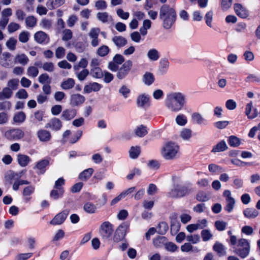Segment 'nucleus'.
Returning <instances> with one entry per match:
<instances>
[{
    "instance_id": "nucleus-64",
    "label": "nucleus",
    "mask_w": 260,
    "mask_h": 260,
    "mask_svg": "<svg viewBox=\"0 0 260 260\" xmlns=\"http://www.w3.org/2000/svg\"><path fill=\"white\" fill-rule=\"evenodd\" d=\"M41 67L44 70L49 72H53L54 70V64L51 62H45Z\"/></svg>"
},
{
    "instance_id": "nucleus-54",
    "label": "nucleus",
    "mask_w": 260,
    "mask_h": 260,
    "mask_svg": "<svg viewBox=\"0 0 260 260\" xmlns=\"http://www.w3.org/2000/svg\"><path fill=\"white\" fill-rule=\"evenodd\" d=\"M213 12L211 11H210L208 12L205 16V20L206 22V24L207 26L210 27V28L212 27V22L213 20Z\"/></svg>"
},
{
    "instance_id": "nucleus-42",
    "label": "nucleus",
    "mask_w": 260,
    "mask_h": 260,
    "mask_svg": "<svg viewBox=\"0 0 260 260\" xmlns=\"http://www.w3.org/2000/svg\"><path fill=\"white\" fill-rule=\"evenodd\" d=\"M252 107L253 106L252 102L248 103L246 106L245 114L250 119H253L256 117L257 115L256 109L254 110V112L253 113L251 114Z\"/></svg>"
},
{
    "instance_id": "nucleus-10",
    "label": "nucleus",
    "mask_w": 260,
    "mask_h": 260,
    "mask_svg": "<svg viewBox=\"0 0 260 260\" xmlns=\"http://www.w3.org/2000/svg\"><path fill=\"white\" fill-rule=\"evenodd\" d=\"M72 133L71 131H65L63 134V141L65 142L69 141L71 143L76 142L82 136L81 131H73Z\"/></svg>"
},
{
    "instance_id": "nucleus-28",
    "label": "nucleus",
    "mask_w": 260,
    "mask_h": 260,
    "mask_svg": "<svg viewBox=\"0 0 260 260\" xmlns=\"http://www.w3.org/2000/svg\"><path fill=\"white\" fill-rule=\"evenodd\" d=\"M147 56L150 61H155L158 60L160 54L157 49L151 48L148 51Z\"/></svg>"
},
{
    "instance_id": "nucleus-17",
    "label": "nucleus",
    "mask_w": 260,
    "mask_h": 260,
    "mask_svg": "<svg viewBox=\"0 0 260 260\" xmlns=\"http://www.w3.org/2000/svg\"><path fill=\"white\" fill-rule=\"evenodd\" d=\"M85 99L84 96L79 94H74L71 96L70 105L73 106H78L85 102Z\"/></svg>"
},
{
    "instance_id": "nucleus-52",
    "label": "nucleus",
    "mask_w": 260,
    "mask_h": 260,
    "mask_svg": "<svg viewBox=\"0 0 260 260\" xmlns=\"http://www.w3.org/2000/svg\"><path fill=\"white\" fill-rule=\"evenodd\" d=\"M84 210L88 213L92 214L95 212L96 208L93 204L88 202L84 205Z\"/></svg>"
},
{
    "instance_id": "nucleus-26",
    "label": "nucleus",
    "mask_w": 260,
    "mask_h": 260,
    "mask_svg": "<svg viewBox=\"0 0 260 260\" xmlns=\"http://www.w3.org/2000/svg\"><path fill=\"white\" fill-rule=\"evenodd\" d=\"M244 216L248 219H253L258 215V212L256 209L252 208H247L243 210Z\"/></svg>"
},
{
    "instance_id": "nucleus-6",
    "label": "nucleus",
    "mask_w": 260,
    "mask_h": 260,
    "mask_svg": "<svg viewBox=\"0 0 260 260\" xmlns=\"http://www.w3.org/2000/svg\"><path fill=\"white\" fill-rule=\"evenodd\" d=\"M136 103L138 108L147 109L151 105V97L147 93L141 92L137 95Z\"/></svg>"
},
{
    "instance_id": "nucleus-49",
    "label": "nucleus",
    "mask_w": 260,
    "mask_h": 260,
    "mask_svg": "<svg viewBox=\"0 0 260 260\" xmlns=\"http://www.w3.org/2000/svg\"><path fill=\"white\" fill-rule=\"evenodd\" d=\"M167 241V238L165 237H158L154 239L153 241L154 245L156 247H160L163 245L165 246V244Z\"/></svg>"
},
{
    "instance_id": "nucleus-12",
    "label": "nucleus",
    "mask_w": 260,
    "mask_h": 260,
    "mask_svg": "<svg viewBox=\"0 0 260 260\" xmlns=\"http://www.w3.org/2000/svg\"><path fill=\"white\" fill-rule=\"evenodd\" d=\"M133 66V62L131 60L126 61L119 69L117 77L119 79L125 78L129 73Z\"/></svg>"
},
{
    "instance_id": "nucleus-63",
    "label": "nucleus",
    "mask_w": 260,
    "mask_h": 260,
    "mask_svg": "<svg viewBox=\"0 0 260 260\" xmlns=\"http://www.w3.org/2000/svg\"><path fill=\"white\" fill-rule=\"evenodd\" d=\"M244 60L247 62H251L254 59L253 53L250 51L246 50L243 53Z\"/></svg>"
},
{
    "instance_id": "nucleus-16",
    "label": "nucleus",
    "mask_w": 260,
    "mask_h": 260,
    "mask_svg": "<svg viewBox=\"0 0 260 260\" xmlns=\"http://www.w3.org/2000/svg\"><path fill=\"white\" fill-rule=\"evenodd\" d=\"M100 32V29L99 28H92L90 29L89 36L91 39V44L93 47L97 46L99 44L98 36Z\"/></svg>"
},
{
    "instance_id": "nucleus-44",
    "label": "nucleus",
    "mask_w": 260,
    "mask_h": 260,
    "mask_svg": "<svg viewBox=\"0 0 260 260\" xmlns=\"http://www.w3.org/2000/svg\"><path fill=\"white\" fill-rule=\"evenodd\" d=\"M228 143L230 146L237 147L241 144V140L235 136L229 137Z\"/></svg>"
},
{
    "instance_id": "nucleus-55",
    "label": "nucleus",
    "mask_w": 260,
    "mask_h": 260,
    "mask_svg": "<svg viewBox=\"0 0 260 260\" xmlns=\"http://www.w3.org/2000/svg\"><path fill=\"white\" fill-rule=\"evenodd\" d=\"M180 223L179 221L170 224V231L172 235H176L180 229Z\"/></svg>"
},
{
    "instance_id": "nucleus-38",
    "label": "nucleus",
    "mask_w": 260,
    "mask_h": 260,
    "mask_svg": "<svg viewBox=\"0 0 260 260\" xmlns=\"http://www.w3.org/2000/svg\"><path fill=\"white\" fill-rule=\"evenodd\" d=\"M25 114L23 112L21 111L14 114L13 120L14 123H21L25 121Z\"/></svg>"
},
{
    "instance_id": "nucleus-37",
    "label": "nucleus",
    "mask_w": 260,
    "mask_h": 260,
    "mask_svg": "<svg viewBox=\"0 0 260 260\" xmlns=\"http://www.w3.org/2000/svg\"><path fill=\"white\" fill-rule=\"evenodd\" d=\"M19 80L18 79H11L8 80L7 84V87L12 91L18 89L19 86Z\"/></svg>"
},
{
    "instance_id": "nucleus-40",
    "label": "nucleus",
    "mask_w": 260,
    "mask_h": 260,
    "mask_svg": "<svg viewBox=\"0 0 260 260\" xmlns=\"http://www.w3.org/2000/svg\"><path fill=\"white\" fill-rule=\"evenodd\" d=\"M143 82L147 85L150 86L154 81V77L152 74L150 73H146L143 77Z\"/></svg>"
},
{
    "instance_id": "nucleus-47",
    "label": "nucleus",
    "mask_w": 260,
    "mask_h": 260,
    "mask_svg": "<svg viewBox=\"0 0 260 260\" xmlns=\"http://www.w3.org/2000/svg\"><path fill=\"white\" fill-rule=\"evenodd\" d=\"M38 136L41 141H48L51 138V135L48 131H38Z\"/></svg>"
},
{
    "instance_id": "nucleus-1",
    "label": "nucleus",
    "mask_w": 260,
    "mask_h": 260,
    "mask_svg": "<svg viewBox=\"0 0 260 260\" xmlns=\"http://www.w3.org/2000/svg\"><path fill=\"white\" fill-rule=\"evenodd\" d=\"M186 95L180 91H171L167 93L165 105L167 109L173 113L181 111L186 105Z\"/></svg>"
},
{
    "instance_id": "nucleus-18",
    "label": "nucleus",
    "mask_w": 260,
    "mask_h": 260,
    "mask_svg": "<svg viewBox=\"0 0 260 260\" xmlns=\"http://www.w3.org/2000/svg\"><path fill=\"white\" fill-rule=\"evenodd\" d=\"M191 120L193 123L199 125H205L207 123V120L199 112H193L191 114Z\"/></svg>"
},
{
    "instance_id": "nucleus-19",
    "label": "nucleus",
    "mask_w": 260,
    "mask_h": 260,
    "mask_svg": "<svg viewBox=\"0 0 260 260\" xmlns=\"http://www.w3.org/2000/svg\"><path fill=\"white\" fill-rule=\"evenodd\" d=\"M49 164L48 159H43L38 161L34 167L35 169H37V173L43 174L46 171V167Z\"/></svg>"
},
{
    "instance_id": "nucleus-14",
    "label": "nucleus",
    "mask_w": 260,
    "mask_h": 260,
    "mask_svg": "<svg viewBox=\"0 0 260 260\" xmlns=\"http://www.w3.org/2000/svg\"><path fill=\"white\" fill-rule=\"evenodd\" d=\"M0 65L5 68H9L12 66L13 61L10 53L5 52L0 56Z\"/></svg>"
},
{
    "instance_id": "nucleus-41",
    "label": "nucleus",
    "mask_w": 260,
    "mask_h": 260,
    "mask_svg": "<svg viewBox=\"0 0 260 260\" xmlns=\"http://www.w3.org/2000/svg\"><path fill=\"white\" fill-rule=\"evenodd\" d=\"M75 85V81L72 78H68L64 80L61 84V87L64 90L72 88Z\"/></svg>"
},
{
    "instance_id": "nucleus-5",
    "label": "nucleus",
    "mask_w": 260,
    "mask_h": 260,
    "mask_svg": "<svg viewBox=\"0 0 260 260\" xmlns=\"http://www.w3.org/2000/svg\"><path fill=\"white\" fill-rule=\"evenodd\" d=\"M180 151L179 146L172 141L164 144L160 150L161 156L166 160H172L177 157Z\"/></svg>"
},
{
    "instance_id": "nucleus-25",
    "label": "nucleus",
    "mask_w": 260,
    "mask_h": 260,
    "mask_svg": "<svg viewBox=\"0 0 260 260\" xmlns=\"http://www.w3.org/2000/svg\"><path fill=\"white\" fill-rule=\"evenodd\" d=\"M62 123L61 121L56 118L51 119L46 125L47 128L53 129H59L61 127Z\"/></svg>"
},
{
    "instance_id": "nucleus-48",
    "label": "nucleus",
    "mask_w": 260,
    "mask_h": 260,
    "mask_svg": "<svg viewBox=\"0 0 260 260\" xmlns=\"http://www.w3.org/2000/svg\"><path fill=\"white\" fill-rule=\"evenodd\" d=\"M37 19L34 16H29L25 19V24L27 27H34L37 24Z\"/></svg>"
},
{
    "instance_id": "nucleus-56",
    "label": "nucleus",
    "mask_w": 260,
    "mask_h": 260,
    "mask_svg": "<svg viewBox=\"0 0 260 260\" xmlns=\"http://www.w3.org/2000/svg\"><path fill=\"white\" fill-rule=\"evenodd\" d=\"M27 74L29 77L35 78L38 76L39 70L37 67L30 66L27 69Z\"/></svg>"
},
{
    "instance_id": "nucleus-43",
    "label": "nucleus",
    "mask_w": 260,
    "mask_h": 260,
    "mask_svg": "<svg viewBox=\"0 0 260 260\" xmlns=\"http://www.w3.org/2000/svg\"><path fill=\"white\" fill-rule=\"evenodd\" d=\"M157 232L160 235L165 234L169 229V226L167 222L162 221L160 222L157 228Z\"/></svg>"
},
{
    "instance_id": "nucleus-32",
    "label": "nucleus",
    "mask_w": 260,
    "mask_h": 260,
    "mask_svg": "<svg viewBox=\"0 0 260 260\" xmlns=\"http://www.w3.org/2000/svg\"><path fill=\"white\" fill-rule=\"evenodd\" d=\"M65 0H48L46 3L48 8L51 10L62 5Z\"/></svg>"
},
{
    "instance_id": "nucleus-35",
    "label": "nucleus",
    "mask_w": 260,
    "mask_h": 260,
    "mask_svg": "<svg viewBox=\"0 0 260 260\" xmlns=\"http://www.w3.org/2000/svg\"><path fill=\"white\" fill-rule=\"evenodd\" d=\"M13 93V91L7 88L4 87L0 92V100L10 99Z\"/></svg>"
},
{
    "instance_id": "nucleus-4",
    "label": "nucleus",
    "mask_w": 260,
    "mask_h": 260,
    "mask_svg": "<svg viewBox=\"0 0 260 260\" xmlns=\"http://www.w3.org/2000/svg\"><path fill=\"white\" fill-rule=\"evenodd\" d=\"M159 17L162 21L163 27L166 29H169L175 22L176 14L173 8L164 5L160 9Z\"/></svg>"
},
{
    "instance_id": "nucleus-39",
    "label": "nucleus",
    "mask_w": 260,
    "mask_h": 260,
    "mask_svg": "<svg viewBox=\"0 0 260 260\" xmlns=\"http://www.w3.org/2000/svg\"><path fill=\"white\" fill-rule=\"evenodd\" d=\"M151 22L148 19H145L143 21V25L140 29V31L142 36H145L147 34V30L150 28Z\"/></svg>"
},
{
    "instance_id": "nucleus-51",
    "label": "nucleus",
    "mask_w": 260,
    "mask_h": 260,
    "mask_svg": "<svg viewBox=\"0 0 260 260\" xmlns=\"http://www.w3.org/2000/svg\"><path fill=\"white\" fill-rule=\"evenodd\" d=\"M90 74L95 78H101L103 76V73L99 67L91 68Z\"/></svg>"
},
{
    "instance_id": "nucleus-13",
    "label": "nucleus",
    "mask_w": 260,
    "mask_h": 260,
    "mask_svg": "<svg viewBox=\"0 0 260 260\" xmlns=\"http://www.w3.org/2000/svg\"><path fill=\"white\" fill-rule=\"evenodd\" d=\"M69 214L68 210H64L56 215L50 223L52 225H59L63 223Z\"/></svg>"
},
{
    "instance_id": "nucleus-24",
    "label": "nucleus",
    "mask_w": 260,
    "mask_h": 260,
    "mask_svg": "<svg viewBox=\"0 0 260 260\" xmlns=\"http://www.w3.org/2000/svg\"><path fill=\"white\" fill-rule=\"evenodd\" d=\"M35 188L34 186L29 185L25 187L23 191L22 194L24 197V201L27 203L31 200L30 196L34 192Z\"/></svg>"
},
{
    "instance_id": "nucleus-60",
    "label": "nucleus",
    "mask_w": 260,
    "mask_h": 260,
    "mask_svg": "<svg viewBox=\"0 0 260 260\" xmlns=\"http://www.w3.org/2000/svg\"><path fill=\"white\" fill-rule=\"evenodd\" d=\"M164 92L161 89H157L154 90L152 93V96L154 99L159 101L162 99Z\"/></svg>"
},
{
    "instance_id": "nucleus-53",
    "label": "nucleus",
    "mask_w": 260,
    "mask_h": 260,
    "mask_svg": "<svg viewBox=\"0 0 260 260\" xmlns=\"http://www.w3.org/2000/svg\"><path fill=\"white\" fill-rule=\"evenodd\" d=\"M119 93L122 95L124 99H127L129 96L131 90L125 85H123L119 88Z\"/></svg>"
},
{
    "instance_id": "nucleus-34",
    "label": "nucleus",
    "mask_w": 260,
    "mask_h": 260,
    "mask_svg": "<svg viewBox=\"0 0 260 260\" xmlns=\"http://www.w3.org/2000/svg\"><path fill=\"white\" fill-rule=\"evenodd\" d=\"M18 162L21 167H25L30 160L29 156L24 154H18L17 155Z\"/></svg>"
},
{
    "instance_id": "nucleus-59",
    "label": "nucleus",
    "mask_w": 260,
    "mask_h": 260,
    "mask_svg": "<svg viewBox=\"0 0 260 260\" xmlns=\"http://www.w3.org/2000/svg\"><path fill=\"white\" fill-rule=\"evenodd\" d=\"M196 135V134L192 133L191 131H181L180 137L185 141H188L190 138Z\"/></svg>"
},
{
    "instance_id": "nucleus-20",
    "label": "nucleus",
    "mask_w": 260,
    "mask_h": 260,
    "mask_svg": "<svg viewBox=\"0 0 260 260\" xmlns=\"http://www.w3.org/2000/svg\"><path fill=\"white\" fill-rule=\"evenodd\" d=\"M77 114V111L74 109H68L62 112L61 118L66 121H69L73 119Z\"/></svg>"
},
{
    "instance_id": "nucleus-30",
    "label": "nucleus",
    "mask_w": 260,
    "mask_h": 260,
    "mask_svg": "<svg viewBox=\"0 0 260 260\" xmlns=\"http://www.w3.org/2000/svg\"><path fill=\"white\" fill-rule=\"evenodd\" d=\"M112 41L114 44L119 48L122 47L127 44L126 39L120 36H114L112 38Z\"/></svg>"
},
{
    "instance_id": "nucleus-57",
    "label": "nucleus",
    "mask_w": 260,
    "mask_h": 260,
    "mask_svg": "<svg viewBox=\"0 0 260 260\" xmlns=\"http://www.w3.org/2000/svg\"><path fill=\"white\" fill-rule=\"evenodd\" d=\"M110 49L106 45L101 46L97 50V54L100 56H105L109 52Z\"/></svg>"
},
{
    "instance_id": "nucleus-27",
    "label": "nucleus",
    "mask_w": 260,
    "mask_h": 260,
    "mask_svg": "<svg viewBox=\"0 0 260 260\" xmlns=\"http://www.w3.org/2000/svg\"><path fill=\"white\" fill-rule=\"evenodd\" d=\"M228 149V146L224 140H222L215 145L212 148V152L217 153L223 152Z\"/></svg>"
},
{
    "instance_id": "nucleus-7",
    "label": "nucleus",
    "mask_w": 260,
    "mask_h": 260,
    "mask_svg": "<svg viewBox=\"0 0 260 260\" xmlns=\"http://www.w3.org/2000/svg\"><path fill=\"white\" fill-rule=\"evenodd\" d=\"M129 225L126 223L120 224L116 230L113 237V240L115 242H119L122 240L126 235Z\"/></svg>"
},
{
    "instance_id": "nucleus-8",
    "label": "nucleus",
    "mask_w": 260,
    "mask_h": 260,
    "mask_svg": "<svg viewBox=\"0 0 260 260\" xmlns=\"http://www.w3.org/2000/svg\"><path fill=\"white\" fill-rule=\"evenodd\" d=\"M99 232L103 239L109 238L113 233L112 224L109 221L104 222L100 226Z\"/></svg>"
},
{
    "instance_id": "nucleus-22",
    "label": "nucleus",
    "mask_w": 260,
    "mask_h": 260,
    "mask_svg": "<svg viewBox=\"0 0 260 260\" xmlns=\"http://www.w3.org/2000/svg\"><path fill=\"white\" fill-rule=\"evenodd\" d=\"M14 61L15 63L25 66L29 62V58L24 53H18L15 56Z\"/></svg>"
},
{
    "instance_id": "nucleus-58",
    "label": "nucleus",
    "mask_w": 260,
    "mask_h": 260,
    "mask_svg": "<svg viewBox=\"0 0 260 260\" xmlns=\"http://www.w3.org/2000/svg\"><path fill=\"white\" fill-rule=\"evenodd\" d=\"M186 240L192 244H197L200 241V237L199 235H190L186 237Z\"/></svg>"
},
{
    "instance_id": "nucleus-31",
    "label": "nucleus",
    "mask_w": 260,
    "mask_h": 260,
    "mask_svg": "<svg viewBox=\"0 0 260 260\" xmlns=\"http://www.w3.org/2000/svg\"><path fill=\"white\" fill-rule=\"evenodd\" d=\"M175 121L177 125L184 126L187 124L188 120L185 115L180 113L176 116Z\"/></svg>"
},
{
    "instance_id": "nucleus-3",
    "label": "nucleus",
    "mask_w": 260,
    "mask_h": 260,
    "mask_svg": "<svg viewBox=\"0 0 260 260\" xmlns=\"http://www.w3.org/2000/svg\"><path fill=\"white\" fill-rule=\"evenodd\" d=\"M230 241L231 245L234 246V253L240 257L245 258L249 254L250 245L248 240L240 238L237 240L236 236H231Z\"/></svg>"
},
{
    "instance_id": "nucleus-36",
    "label": "nucleus",
    "mask_w": 260,
    "mask_h": 260,
    "mask_svg": "<svg viewBox=\"0 0 260 260\" xmlns=\"http://www.w3.org/2000/svg\"><path fill=\"white\" fill-rule=\"evenodd\" d=\"M129 157L132 159H136L141 153L139 146H132L128 151Z\"/></svg>"
},
{
    "instance_id": "nucleus-45",
    "label": "nucleus",
    "mask_w": 260,
    "mask_h": 260,
    "mask_svg": "<svg viewBox=\"0 0 260 260\" xmlns=\"http://www.w3.org/2000/svg\"><path fill=\"white\" fill-rule=\"evenodd\" d=\"M64 193V190L63 188H59L56 189H53L50 192V197L54 200H57L59 198L61 197Z\"/></svg>"
},
{
    "instance_id": "nucleus-15",
    "label": "nucleus",
    "mask_w": 260,
    "mask_h": 260,
    "mask_svg": "<svg viewBox=\"0 0 260 260\" xmlns=\"http://www.w3.org/2000/svg\"><path fill=\"white\" fill-rule=\"evenodd\" d=\"M35 40L39 44H47L49 41V36L42 31H39L34 35Z\"/></svg>"
},
{
    "instance_id": "nucleus-62",
    "label": "nucleus",
    "mask_w": 260,
    "mask_h": 260,
    "mask_svg": "<svg viewBox=\"0 0 260 260\" xmlns=\"http://www.w3.org/2000/svg\"><path fill=\"white\" fill-rule=\"evenodd\" d=\"M16 39H14V38H11L7 41L6 45L9 49L13 51L16 48Z\"/></svg>"
},
{
    "instance_id": "nucleus-2",
    "label": "nucleus",
    "mask_w": 260,
    "mask_h": 260,
    "mask_svg": "<svg viewBox=\"0 0 260 260\" xmlns=\"http://www.w3.org/2000/svg\"><path fill=\"white\" fill-rule=\"evenodd\" d=\"M193 191L192 188L189 184L181 182L179 178L173 177L172 188L167 193V197L173 199H180L189 195Z\"/></svg>"
},
{
    "instance_id": "nucleus-21",
    "label": "nucleus",
    "mask_w": 260,
    "mask_h": 260,
    "mask_svg": "<svg viewBox=\"0 0 260 260\" xmlns=\"http://www.w3.org/2000/svg\"><path fill=\"white\" fill-rule=\"evenodd\" d=\"M5 136L9 140H17L24 136V133L23 131H6Z\"/></svg>"
},
{
    "instance_id": "nucleus-29",
    "label": "nucleus",
    "mask_w": 260,
    "mask_h": 260,
    "mask_svg": "<svg viewBox=\"0 0 260 260\" xmlns=\"http://www.w3.org/2000/svg\"><path fill=\"white\" fill-rule=\"evenodd\" d=\"M213 249L217 253L219 256H224L226 254V250L224 245L218 242H216L214 244Z\"/></svg>"
},
{
    "instance_id": "nucleus-9",
    "label": "nucleus",
    "mask_w": 260,
    "mask_h": 260,
    "mask_svg": "<svg viewBox=\"0 0 260 260\" xmlns=\"http://www.w3.org/2000/svg\"><path fill=\"white\" fill-rule=\"evenodd\" d=\"M223 196L225 198L226 206L224 210L228 213L231 212L235 205V200L232 197L231 192L229 190H225L223 192Z\"/></svg>"
},
{
    "instance_id": "nucleus-33",
    "label": "nucleus",
    "mask_w": 260,
    "mask_h": 260,
    "mask_svg": "<svg viewBox=\"0 0 260 260\" xmlns=\"http://www.w3.org/2000/svg\"><path fill=\"white\" fill-rule=\"evenodd\" d=\"M93 173V169L92 168H88L85 170L80 174L79 178L82 181H86L91 176Z\"/></svg>"
},
{
    "instance_id": "nucleus-46",
    "label": "nucleus",
    "mask_w": 260,
    "mask_h": 260,
    "mask_svg": "<svg viewBox=\"0 0 260 260\" xmlns=\"http://www.w3.org/2000/svg\"><path fill=\"white\" fill-rule=\"evenodd\" d=\"M88 65V61L85 58H81L79 61L77 63L74 65L73 69L75 71H78L80 68H83L85 69V68Z\"/></svg>"
},
{
    "instance_id": "nucleus-23",
    "label": "nucleus",
    "mask_w": 260,
    "mask_h": 260,
    "mask_svg": "<svg viewBox=\"0 0 260 260\" xmlns=\"http://www.w3.org/2000/svg\"><path fill=\"white\" fill-rule=\"evenodd\" d=\"M102 86L96 82H93L89 83L86 85H85L84 87V91L85 93H90L92 91H99Z\"/></svg>"
},
{
    "instance_id": "nucleus-50",
    "label": "nucleus",
    "mask_w": 260,
    "mask_h": 260,
    "mask_svg": "<svg viewBox=\"0 0 260 260\" xmlns=\"http://www.w3.org/2000/svg\"><path fill=\"white\" fill-rule=\"evenodd\" d=\"M98 19L103 23H106L111 20V17L106 12H99L97 14Z\"/></svg>"
},
{
    "instance_id": "nucleus-61",
    "label": "nucleus",
    "mask_w": 260,
    "mask_h": 260,
    "mask_svg": "<svg viewBox=\"0 0 260 260\" xmlns=\"http://www.w3.org/2000/svg\"><path fill=\"white\" fill-rule=\"evenodd\" d=\"M29 35L28 31H22L19 35V41L23 43H26L29 40Z\"/></svg>"
},
{
    "instance_id": "nucleus-11",
    "label": "nucleus",
    "mask_w": 260,
    "mask_h": 260,
    "mask_svg": "<svg viewBox=\"0 0 260 260\" xmlns=\"http://www.w3.org/2000/svg\"><path fill=\"white\" fill-rule=\"evenodd\" d=\"M233 8L236 15L242 19H246L250 16V13L247 9L239 3L235 4Z\"/></svg>"
}]
</instances>
